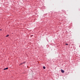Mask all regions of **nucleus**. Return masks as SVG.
Returning <instances> with one entry per match:
<instances>
[{
  "label": "nucleus",
  "mask_w": 80,
  "mask_h": 80,
  "mask_svg": "<svg viewBox=\"0 0 80 80\" xmlns=\"http://www.w3.org/2000/svg\"><path fill=\"white\" fill-rule=\"evenodd\" d=\"M61 72H62V73H64V72H65L64 71V70H62V69H61Z\"/></svg>",
  "instance_id": "nucleus-1"
},
{
  "label": "nucleus",
  "mask_w": 80,
  "mask_h": 80,
  "mask_svg": "<svg viewBox=\"0 0 80 80\" xmlns=\"http://www.w3.org/2000/svg\"><path fill=\"white\" fill-rule=\"evenodd\" d=\"M8 68H4L3 70H8Z\"/></svg>",
  "instance_id": "nucleus-2"
},
{
  "label": "nucleus",
  "mask_w": 80,
  "mask_h": 80,
  "mask_svg": "<svg viewBox=\"0 0 80 80\" xmlns=\"http://www.w3.org/2000/svg\"><path fill=\"white\" fill-rule=\"evenodd\" d=\"M23 63H21V64L22 65V64Z\"/></svg>",
  "instance_id": "nucleus-6"
},
{
  "label": "nucleus",
  "mask_w": 80,
  "mask_h": 80,
  "mask_svg": "<svg viewBox=\"0 0 80 80\" xmlns=\"http://www.w3.org/2000/svg\"><path fill=\"white\" fill-rule=\"evenodd\" d=\"M43 69H45V67L43 66Z\"/></svg>",
  "instance_id": "nucleus-3"
},
{
  "label": "nucleus",
  "mask_w": 80,
  "mask_h": 80,
  "mask_svg": "<svg viewBox=\"0 0 80 80\" xmlns=\"http://www.w3.org/2000/svg\"><path fill=\"white\" fill-rule=\"evenodd\" d=\"M9 35H7L6 36V37H9Z\"/></svg>",
  "instance_id": "nucleus-4"
},
{
  "label": "nucleus",
  "mask_w": 80,
  "mask_h": 80,
  "mask_svg": "<svg viewBox=\"0 0 80 80\" xmlns=\"http://www.w3.org/2000/svg\"><path fill=\"white\" fill-rule=\"evenodd\" d=\"M66 45H68V44H66Z\"/></svg>",
  "instance_id": "nucleus-5"
}]
</instances>
